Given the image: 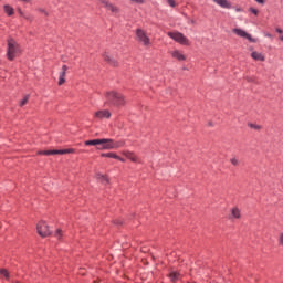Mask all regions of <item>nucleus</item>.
<instances>
[{"label":"nucleus","mask_w":283,"mask_h":283,"mask_svg":"<svg viewBox=\"0 0 283 283\" xmlns=\"http://www.w3.org/2000/svg\"><path fill=\"white\" fill-rule=\"evenodd\" d=\"M0 275H3L7 280L10 279V273L6 269H0Z\"/></svg>","instance_id":"a878e982"},{"label":"nucleus","mask_w":283,"mask_h":283,"mask_svg":"<svg viewBox=\"0 0 283 283\" xmlns=\"http://www.w3.org/2000/svg\"><path fill=\"white\" fill-rule=\"evenodd\" d=\"M54 238H56V240H59V242H63V230L62 229H57L54 232Z\"/></svg>","instance_id":"4be33fe9"},{"label":"nucleus","mask_w":283,"mask_h":283,"mask_svg":"<svg viewBox=\"0 0 283 283\" xmlns=\"http://www.w3.org/2000/svg\"><path fill=\"white\" fill-rule=\"evenodd\" d=\"M108 65H111L112 67H118V62L116 61V59H113L111 62H108Z\"/></svg>","instance_id":"cd10ccee"},{"label":"nucleus","mask_w":283,"mask_h":283,"mask_svg":"<svg viewBox=\"0 0 283 283\" xmlns=\"http://www.w3.org/2000/svg\"><path fill=\"white\" fill-rule=\"evenodd\" d=\"M36 229L41 238H48V235H52V231H50V226H48L45 221H40L36 226Z\"/></svg>","instance_id":"0eeeda50"},{"label":"nucleus","mask_w":283,"mask_h":283,"mask_svg":"<svg viewBox=\"0 0 283 283\" xmlns=\"http://www.w3.org/2000/svg\"><path fill=\"white\" fill-rule=\"evenodd\" d=\"M38 12H41L45 17H50V13L48 11H45V9H38Z\"/></svg>","instance_id":"2f4dec72"},{"label":"nucleus","mask_w":283,"mask_h":283,"mask_svg":"<svg viewBox=\"0 0 283 283\" xmlns=\"http://www.w3.org/2000/svg\"><path fill=\"white\" fill-rule=\"evenodd\" d=\"M167 3L170 6V8H176V0H167Z\"/></svg>","instance_id":"7c9ffc66"},{"label":"nucleus","mask_w":283,"mask_h":283,"mask_svg":"<svg viewBox=\"0 0 283 283\" xmlns=\"http://www.w3.org/2000/svg\"><path fill=\"white\" fill-rule=\"evenodd\" d=\"M280 41H283V35L280 36Z\"/></svg>","instance_id":"79ce46f5"},{"label":"nucleus","mask_w":283,"mask_h":283,"mask_svg":"<svg viewBox=\"0 0 283 283\" xmlns=\"http://www.w3.org/2000/svg\"><path fill=\"white\" fill-rule=\"evenodd\" d=\"M135 36L136 41H138V43H142L145 48H149V45H151V39L147 36V32H145V30L136 29Z\"/></svg>","instance_id":"39448f33"},{"label":"nucleus","mask_w":283,"mask_h":283,"mask_svg":"<svg viewBox=\"0 0 283 283\" xmlns=\"http://www.w3.org/2000/svg\"><path fill=\"white\" fill-rule=\"evenodd\" d=\"M123 156H125V158H127L132 163H138V156H136V153L134 151L125 150L123 151Z\"/></svg>","instance_id":"4468645a"},{"label":"nucleus","mask_w":283,"mask_h":283,"mask_svg":"<svg viewBox=\"0 0 283 283\" xmlns=\"http://www.w3.org/2000/svg\"><path fill=\"white\" fill-rule=\"evenodd\" d=\"M275 32H277L279 34H283V30L280 29V28H276V29H275Z\"/></svg>","instance_id":"e433bc0d"},{"label":"nucleus","mask_w":283,"mask_h":283,"mask_svg":"<svg viewBox=\"0 0 283 283\" xmlns=\"http://www.w3.org/2000/svg\"><path fill=\"white\" fill-rule=\"evenodd\" d=\"M245 81H248V83H253V78L251 77H245Z\"/></svg>","instance_id":"58836bf2"},{"label":"nucleus","mask_w":283,"mask_h":283,"mask_svg":"<svg viewBox=\"0 0 283 283\" xmlns=\"http://www.w3.org/2000/svg\"><path fill=\"white\" fill-rule=\"evenodd\" d=\"M170 54L172 59H177V61H187V56L178 50L172 51Z\"/></svg>","instance_id":"2eb2a0df"},{"label":"nucleus","mask_w":283,"mask_h":283,"mask_svg":"<svg viewBox=\"0 0 283 283\" xmlns=\"http://www.w3.org/2000/svg\"><path fill=\"white\" fill-rule=\"evenodd\" d=\"M94 118L103 120V118H112V112L109 109H102L94 113Z\"/></svg>","instance_id":"9b49d317"},{"label":"nucleus","mask_w":283,"mask_h":283,"mask_svg":"<svg viewBox=\"0 0 283 283\" xmlns=\"http://www.w3.org/2000/svg\"><path fill=\"white\" fill-rule=\"evenodd\" d=\"M256 3H261V4H264V0H255Z\"/></svg>","instance_id":"ea45409f"},{"label":"nucleus","mask_w":283,"mask_h":283,"mask_svg":"<svg viewBox=\"0 0 283 283\" xmlns=\"http://www.w3.org/2000/svg\"><path fill=\"white\" fill-rule=\"evenodd\" d=\"M103 143H106V142L105 140H101V139H91V140L84 142V145L86 147H96V145H101Z\"/></svg>","instance_id":"dca6fc26"},{"label":"nucleus","mask_w":283,"mask_h":283,"mask_svg":"<svg viewBox=\"0 0 283 283\" xmlns=\"http://www.w3.org/2000/svg\"><path fill=\"white\" fill-rule=\"evenodd\" d=\"M98 2L102 3V6L106 8V10L112 12V14H118L120 12V9L118 7L107 0H98Z\"/></svg>","instance_id":"6e6552de"},{"label":"nucleus","mask_w":283,"mask_h":283,"mask_svg":"<svg viewBox=\"0 0 283 283\" xmlns=\"http://www.w3.org/2000/svg\"><path fill=\"white\" fill-rule=\"evenodd\" d=\"M30 101V95H25L21 101H20V107H24V105H28V102Z\"/></svg>","instance_id":"5701e85b"},{"label":"nucleus","mask_w":283,"mask_h":283,"mask_svg":"<svg viewBox=\"0 0 283 283\" xmlns=\"http://www.w3.org/2000/svg\"><path fill=\"white\" fill-rule=\"evenodd\" d=\"M249 12H251V13L254 14L255 17H258V14H259L258 9H255V8H250V9H249Z\"/></svg>","instance_id":"c756f323"},{"label":"nucleus","mask_w":283,"mask_h":283,"mask_svg":"<svg viewBox=\"0 0 283 283\" xmlns=\"http://www.w3.org/2000/svg\"><path fill=\"white\" fill-rule=\"evenodd\" d=\"M99 140H105L106 143L96 145V149L98 151H105V150H111V149H120V147H125V140L116 142L112 138H101Z\"/></svg>","instance_id":"7ed1b4c3"},{"label":"nucleus","mask_w":283,"mask_h":283,"mask_svg":"<svg viewBox=\"0 0 283 283\" xmlns=\"http://www.w3.org/2000/svg\"><path fill=\"white\" fill-rule=\"evenodd\" d=\"M168 277L170 279L171 282L176 283L178 280H180V274L179 272L172 271L169 273Z\"/></svg>","instance_id":"aec40b11"},{"label":"nucleus","mask_w":283,"mask_h":283,"mask_svg":"<svg viewBox=\"0 0 283 283\" xmlns=\"http://www.w3.org/2000/svg\"><path fill=\"white\" fill-rule=\"evenodd\" d=\"M248 127H250V129H255L256 132H260V129H262V126L261 125H258V124H248Z\"/></svg>","instance_id":"b1692460"},{"label":"nucleus","mask_w":283,"mask_h":283,"mask_svg":"<svg viewBox=\"0 0 283 283\" xmlns=\"http://www.w3.org/2000/svg\"><path fill=\"white\" fill-rule=\"evenodd\" d=\"M168 36L172 39V41H176V43H179V45H191L189 39L181 32H168Z\"/></svg>","instance_id":"423d86ee"},{"label":"nucleus","mask_w":283,"mask_h":283,"mask_svg":"<svg viewBox=\"0 0 283 283\" xmlns=\"http://www.w3.org/2000/svg\"><path fill=\"white\" fill-rule=\"evenodd\" d=\"M230 163L233 167H240V159H238L237 157L231 158Z\"/></svg>","instance_id":"393cba45"},{"label":"nucleus","mask_w":283,"mask_h":283,"mask_svg":"<svg viewBox=\"0 0 283 283\" xmlns=\"http://www.w3.org/2000/svg\"><path fill=\"white\" fill-rule=\"evenodd\" d=\"M65 154H76V149L66 148V149H53V150H40L38 156H63Z\"/></svg>","instance_id":"20e7f679"},{"label":"nucleus","mask_w":283,"mask_h":283,"mask_svg":"<svg viewBox=\"0 0 283 283\" xmlns=\"http://www.w3.org/2000/svg\"><path fill=\"white\" fill-rule=\"evenodd\" d=\"M19 1H22V3H31L32 0H19Z\"/></svg>","instance_id":"4c0bfd02"},{"label":"nucleus","mask_w":283,"mask_h":283,"mask_svg":"<svg viewBox=\"0 0 283 283\" xmlns=\"http://www.w3.org/2000/svg\"><path fill=\"white\" fill-rule=\"evenodd\" d=\"M101 158H114L116 160L118 155L116 153H102Z\"/></svg>","instance_id":"412c9836"},{"label":"nucleus","mask_w":283,"mask_h":283,"mask_svg":"<svg viewBox=\"0 0 283 283\" xmlns=\"http://www.w3.org/2000/svg\"><path fill=\"white\" fill-rule=\"evenodd\" d=\"M67 65H62V71L60 72V76H59V82H57V85L61 86V85H65V76L67 74Z\"/></svg>","instance_id":"f8f14e48"},{"label":"nucleus","mask_w":283,"mask_h":283,"mask_svg":"<svg viewBox=\"0 0 283 283\" xmlns=\"http://www.w3.org/2000/svg\"><path fill=\"white\" fill-rule=\"evenodd\" d=\"M3 11L7 13V17L14 15V8H12V6H10V4H4Z\"/></svg>","instance_id":"6ab92c4d"},{"label":"nucleus","mask_w":283,"mask_h":283,"mask_svg":"<svg viewBox=\"0 0 283 283\" xmlns=\"http://www.w3.org/2000/svg\"><path fill=\"white\" fill-rule=\"evenodd\" d=\"M233 33L237 34V36H241V39H248L250 43H255V39L251 36V34L247 33V31L242 29H233Z\"/></svg>","instance_id":"9d476101"},{"label":"nucleus","mask_w":283,"mask_h":283,"mask_svg":"<svg viewBox=\"0 0 283 283\" xmlns=\"http://www.w3.org/2000/svg\"><path fill=\"white\" fill-rule=\"evenodd\" d=\"M230 220H242V210L235 206L230 209V214L228 216Z\"/></svg>","instance_id":"1a4fd4ad"},{"label":"nucleus","mask_w":283,"mask_h":283,"mask_svg":"<svg viewBox=\"0 0 283 283\" xmlns=\"http://www.w3.org/2000/svg\"><path fill=\"white\" fill-rule=\"evenodd\" d=\"M130 1H133V3H139V4L145 3V0H130Z\"/></svg>","instance_id":"72a5a7b5"},{"label":"nucleus","mask_w":283,"mask_h":283,"mask_svg":"<svg viewBox=\"0 0 283 283\" xmlns=\"http://www.w3.org/2000/svg\"><path fill=\"white\" fill-rule=\"evenodd\" d=\"M18 12H19L20 17H25V14L23 13V10H21V8L18 9Z\"/></svg>","instance_id":"c9c22d12"},{"label":"nucleus","mask_w":283,"mask_h":283,"mask_svg":"<svg viewBox=\"0 0 283 283\" xmlns=\"http://www.w3.org/2000/svg\"><path fill=\"white\" fill-rule=\"evenodd\" d=\"M217 6H220V8H226L227 10H231V2L228 0H213Z\"/></svg>","instance_id":"f3484780"},{"label":"nucleus","mask_w":283,"mask_h":283,"mask_svg":"<svg viewBox=\"0 0 283 283\" xmlns=\"http://www.w3.org/2000/svg\"><path fill=\"white\" fill-rule=\"evenodd\" d=\"M23 18H24L27 21H32V19H30V17L23 15Z\"/></svg>","instance_id":"a19ab883"},{"label":"nucleus","mask_w":283,"mask_h":283,"mask_svg":"<svg viewBox=\"0 0 283 283\" xmlns=\"http://www.w3.org/2000/svg\"><path fill=\"white\" fill-rule=\"evenodd\" d=\"M104 56V61L106 62V63H111V61L114 59V57H112V56H109L108 54H104L103 55Z\"/></svg>","instance_id":"c85d7f7f"},{"label":"nucleus","mask_w":283,"mask_h":283,"mask_svg":"<svg viewBox=\"0 0 283 283\" xmlns=\"http://www.w3.org/2000/svg\"><path fill=\"white\" fill-rule=\"evenodd\" d=\"M23 54V49H21V44L14 40V38L7 39V59L8 61H14L17 56H21Z\"/></svg>","instance_id":"f03ea898"},{"label":"nucleus","mask_w":283,"mask_h":283,"mask_svg":"<svg viewBox=\"0 0 283 283\" xmlns=\"http://www.w3.org/2000/svg\"><path fill=\"white\" fill-rule=\"evenodd\" d=\"M115 160H119V163H125V158L120 157L117 155L116 159Z\"/></svg>","instance_id":"f704fd0d"},{"label":"nucleus","mask_w":283,"mask_h":283,"mask_svg":"<svg viewBox=\"0 0 283 283\" xmlns=\"http://www.w3.org/2000/svg\"><path fill=\"white\" fill-rule=\"evenodd\" d=\"M113 224L120 226V224H123V220L122 219H115V220H113Z\"/></svg>","instance_id":"473e14b6"},{"label":"nucleus","mask_w":283,"mask_h":283,"mask_svg":"<svg viewBox=\"0 0 283 283\" xmlns=\"http://www.w3.org/2000/svg\"><path fill=\"white\" fill-rule=\"evenodd\" d=\"M95 179L101 182V185H109V176L103 175L101 172L95 174Z\"/></svg>","instance_id":"ddd939ff"},{"label":"nucleus","mask_w":283,"mask_h":283,"mask_svg":"<svg viewBox=\"0 0 283 283\" xmlns=\"http://www.w3.org/2000/svg\"><path fill=\"white\" fill-rule=\"evenodd\" d=\"M105 105L108 107H117L120 109V107H125L127 105V98L123 93L116 92V91H108L105 93Z\"/></svg>","instance_id":"f257e3e1"},{"label":"nucleus","mask_w":283,"mask_h":283,"mask_svg":"<svg viewBox=\"0 0 283 283\" xmlns=\"http://www.w3.org/2000/svg\"><path fill=\"white\" fill-rule=\"evenodd\" d=\"M277 244L279 247H283V232L279 233L277 235Z\"/></svg>","instance_id":"bb28decb"},{"label":"nucleus","mask_w":283,"mask_h":283,"mask_svg":"<svg viewBox=\"0 0 283 283\" xmlns=\"http://www.w3.org/2000/svg\"><path fill=\"white\" fill-rule=\"evenodd\" d=\"M251 57L254 60V61H261V62H264L265 61V57L262 53H258V51H253L251 53Z\"/></svg>","instance_id":"a211bd4d"}]
</instances>
